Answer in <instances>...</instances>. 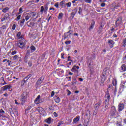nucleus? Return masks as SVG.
I'll use <instances>...</instances> for the list:
<instances>
[{"label": "nucleus", "mask_w": 126, "mask_h": 126, "mask_svg": "<svg viewBox=\"0 0 126 126\" xmlns=\"http://www.w3.org/2000/svg\"><path fill=\"white\" fill-rule=\"evenodd\" d=\"M28 96V93L24 92L21 95V97L20 98V101L21 104H24L25 101L27 100V97Z\"/></svg>", "instance_id": "obj_1"}, {"label": "nucleus", "mask_w": 126, "mask_h": 126, "mask_svg": "<svg viewBox=\"0 0 126 126\" xmlns=\"http://www.w3.org/2000/svg\"><path fill=\"white\" fill-rule=\"evenodd\" d=\"M110 116L112 118H118V113L117 112L115 107H112L110 111Z\"/></svg>", "instance_id": "obj_2"}, {"label": "nucleus", "mask_w": 126, "mask_h": 126, "mask_svg": "<svg viewBox=\"0 0 126 126\" xmlns=\"http://www.w3.org/2000/svg\"><path fill=\"white\" fill-rule=\"evenodd\" d=\"M34 104H35L36 105H38V104H40V103H42V102H43V100L41 98V95H38L36 99L34 100Z\"/></svg>", "instance_id": "obj_3"}, {"label": "nucleus", "mask_w": 126, "mask_h": 126, "mask_svg": "<svg viewBox=\"0 0 126 126\" xmlns=\"http://www.w3.org/2000/svg\"><path fill=\"white\" fill-rule=\"evenodd\" d=\"M79 69V66H76V65H74L72 69H71V71L72 72H74L76 74H78L79 71L78 69Z\"/></svg>", "instance_id": "obj_4"}, {"label": "nucleus", "mask_w": 126, "mask_h": 126, "mask_svg": "<svg viewBox=\"0 0 126 126\" xmlns=\"http://www.w3.org/2000/svg\"><path fill=\"white\" fill-rule=\"evenodd\" d=\"M30 77L29 76H27V77L24 78V79L23 81H22V82L21 83V86L22 87H23V86H24V85L25 84V83H26V82H27V80H28V79H29Z\"/></svg>", "instance_id": "obj_5"}, {"label": "nucleus", "mask_w": 126, "mask_h": 126, "mask_svg": "<svg viewBox=\"0 0 126 126\" xmlns=\"http://www.w3.org/2000/svg\"><path fill=\"white\" fill-rule=\"evenodd\" d=\"M31 50H28L27 51L26 55L25 56V63H27V59H28V56H31Z\"/></svg>", "instance_id": "obj_6"}, {"label": "nucleus", "mask_w": 126, "mask_h": 126, "mask_svg": "<svg viewBox=\"0 0 126 126\" xmlns=\"http://www.w3.org/2000/svg\"><path fill=\"white\" fill-rule=\"evenodd\" d=\"M7 89H10V86L8 85L4 86L0 88V92L2 93V91H5V90H7Z\"/></svg>", "instance_id": "obj_7"}, {"label": "nucleus", "mask_w": 126, "mask_h": 126, "mask_svg": "<svg viewBox=\"0 0 126 126\" xmlns=\"http://www.w3.org/2000/svg\"><path fill=\"white\" fill-rule=\"evenodd\" d=\"M36 110L41 115H43V114L45 113V110H44V108L42 107H38Z\"/></svg>", "instance_id": "obj_8"}, {"label": "nucleus", "mask_w": 126, "mask_h": 126, "mask_svg": "<svg viewBox=\"0 0 126 126\" xmlns=\"http://www.w3.org/2000/svg\"><path fill=\"white\" fill-rule=\"evenodd\" d=\"M124 109H125V104L120 102L118 105L119 112H122Z\"/></svg>", "instance_id": "obj_9"}, {"label": "nucleus", "mask_w": 126, "mask_h": 126, "mask_svg": "<svg viewBox=\"0 0 126 126\" xmlns=\"http://www.w3.org/2000/svg\"><path fill=\"white\" fill-rule=\"evenodd\" d=\"M17 46L19 47V48H20L21 49H23L24 47H25V43L22 41H19L17 43Z\"/></svg>", "instance_id": "obj_10"}, {"label": "nucleus", "mask_w": 126, "mask_h": 126, "mask_svg": "<svg viewBox=\"0 0 126 126\" xmlns=\"http://www.w3.org/2000/svg\"><path fill=\"white\" fill-rule=\"evenodd\" d=\"M102 102L101 100H99L98 103H96L94 105V110L96 111V112L98 111V110H99V107L101 106V103Z\"/></svg>", "instance_id": "obj_11"}, {"label": "nucleus", "mask_w": 126, "mask_h": 126, "mask_svg": "<svg viewBox=\"0 0 126 126\" xmlns=\"http://www.w3.org/2000/svg\"><path fill=\"white\" fill-rule=\"evenodd\" d=\"M122 20H123V18H122V17H120L118 18L117 20L116 21V26H119V25L122 23Z\"/></svg>", "instance_id": "obj_12"}, {"label": "nucleus", "mask_w": 126, "mask_h": 126, "mask_svg": "<svg viewBox=\"0 0 126 126\" xmlns=\"http://www.w3.org/2000/svg\"><path fill=\"white\" fill-rule=\"evenodd\" d=\"M71 32V30H69L68 32L64 33V39H66V38H69V37H70L71 34V33H70Z\"/></svg>", "instance_id": "obj_13"}, {"label": "nucleus", "mask_w": 126, "mask_h": 126, "mask_svg": "<svg viewBox=\"0 0 126 126\" xmlns=\"http://www.w3.org/2000/svg\"><path fill=\"white\" fill-rule=\"evenodd\" d=\"M43 80H44V77H41L40 79L38 80V81L36 82L37 85H40L42 84V82H43Z\"/></svg>", "instance_id": "obj_14"}, {"label": "nucleus", "mask_w": 126, "mask_h": 126, "mask_svg": "<svg viewBox=\"0 0 126 126\" xmlns=\"http://www.w3.org/2000/svg\"><path fill=\"white\" fill-rule=\"evenodd\" d=\"M76 12H77V9H74L73 12L71 13V17L72 18H74V16L76 14Z\"/></svg>", "instance_id": "obj_15"}, {"label": "nucleus", "mask_w": 126, "mask_h": 126, "mask_svg": "<svg viewBox=\"0 0 126 126\" xmlns=\"http://www.w3.org/2000/svg\"><path fill=\"white\" fill-rule=\"evenodd\" d=\"M94 26H95V21H92L91 26L89 28V30H92L93 28H94Z\"/></svg>", "instance_id": "obj_16"}, {"label": "nucleus", "mask_w": 126, "mask_h": 126, "mask_svg": "<svg viewBox=\"0 0 126 126\" xmlns=\"http://www.w3.org/2000/svg\"><path fill=\"white\" fill-rule=\"evenodd\" d=\"M108 41V44H110V45H111L110 46V47L113 48V47H114L113 45L115 44V42H114V41L112 40L111 39H109Z\"/></svg>", "instance_id": "obj_17"}, {"label": "nucleus", "mask_w": 126, "mask_h": 126, "mask_svg": "<svg viewBox=\"0 0 126 126\" xmlns=\"http://www.w3.org/2000/svg\"><path fill=\"white\" fill-rule=\"evenodd\" d=\"M54 100L56 103H60V102H61V99L57 96L54 97Z\"/></svg>", "instance_id": "obj_18"}, {"label": "nucleus", "mask_w": 126, "mask_h": 126, "mask_svg": "<svg viewBox=\"0 0 126 126\" xmlns=\"http://www.w3.org/2000/svg\"><path fill=\"white\" fill-rule=\"evenodd\" d=\"M31 18V15H30V14H28L25 17V20H26V21H28V20H29V19Z\"/></svg>", "instance_id": "obj_19"}, {"label": "nucleus", "mask_w": 126, "mask_h": 126, "mask_svg": "<svg viewBox=\"0 0 126 126\" xmlns=\"http://www.w3.org/2000/svg\"><path fill=\"white\" fill-rule=\"evenodd\" d=\"M8 10H9V8L6 7L5 8H3L2 11L4 13H6V12H7Z\"/></svg>", "instance_id": "obj_20"}, {"label": "nucleus", "mask_w": 126, "mask_h": 126, "mask_svg": "<svg viewBox=\"0 0 126 126\" xmlns=\"http://www.w3.org/2000/svg\"><path fill=\"white\" fill-rule=\"evenodd\" d=\"M17 37L18 39H22V40H23V38H22V36H21V32H20L17 33Z\"/></svg>", "instance_id": "obj_21"}, {"label": "nucleus", "mask_w": 126, "mask_h": 126, "mask_svg": "<svg viewBox=\"0 0 126 126\" xmlns=\"http://www.w3.org/2000/svg\"><path fill=\"white\" fill-rule=\"evenodd\" d=\"M18 59H19V57L17 55H15L13 57V61H15V62H17V61H18Z\"/></svg>", "instance_id": "obj_22"}, {"label": "nucleus", "mask_w": 126, "mask_h": 126, "mask_svg": "<svg viewBox=\"0 0 126 126\" xmlns=\"http://www.w3.org/2000/svg\"><path fill=\"white\" fill-rule=\"evenodd\" d=\"M22 12H23V8H22V7H20L19 9V12L16 14V16H17V15L19 14H21Z\"/></svg>", "instance_id": "obj_23"}, {"label": "nucleus", "mask_w": 126, "mask_h": 126, "mask_svg": "<svg viewBox=\"0 0 126 126\" xmlns=\"http://www.w3.org/2000/svg\"><path fill=\"white\" fill-rule=\"evenodd\" d=\"M1 80H2V82H4V83H1V85H5L6 84H7L6 82H5V81H4V78H3V77H1Z\"/></svg>", "instance_id": "obj_24"}, {"label": "nucleus", "mask_w": 126, "mask_h": 126, "mask_svg": "<svg viewBox=\"0 0 126 126\" xmlns=\"http://www.w3.org/2000/svg\"><path fill=\"white\" fill-rule=\"evenodd\" d=\"M31 53H33V52H35L36 51V48H35V46H34V45H32L31 47Z\"/></svg>", "instance_id": "obj_25"}, {"label": "nucleus", "mask_w": 126, "mask_h": 126, "mask_svg": "<svg viewBox=\"0 0 126 126\" xmlns=\"http://www.w3.org/2000/svg\"><path fill=\"white\" fill-rule=\"evenodd\" d=\"M51 120H52V118H51V117H49V118L45 120V122L47 124H51V123H52V121Z\"/></svg>", "instance_id": "obj_26"}, {"label": "nucleus", "mask_w": 126, "mask_h": 126, "mask_svg": "<svg viewBox=\"0 0 126 126\" xmlns=\"http://www.w3.org/2000/svg\"><path fill=\"white\" fill-rule=\"evenodd\" d=\"M121 68H122V70H123V71H126V64H123L121 66Z\"/></svg>", "instance_id": "obj_27"}, {"label": "nucleus", "mask_w": 126, "mask_h": 126, "mask_svg": "<svg viewBox=\"0 0 126 126\" xmlns=\"http://www.w3.org/2000/svg\"><path fill=\"white\" fill-rule=\"evenodd\" d=\"M63 13H60L58 16V19H63Z\"/></svg>", "instance_id": "obj_28"}, {"label": "nucleus", "mask_w": 126, "mask_h": 126, "mask_svg": "<svg viewBox=\"0 0 126 126\" xmlns=\"http://www.w3.org/2000/svg\"><path fill=\"white\" fill-rule=\"evenodd\" d=\"M112 84L114 86H117V80L116 79H113Z\"/></svg>", "instance_id": "obj_29"}, {"label": "nucleus", "mask_w": 126, "mask_h": 126, "mask_svg": "<svg viewBox=\"0 0 126 126\" xmlns=\"http://www.w3.org/2000/svg\"><path fill=\"white\" fill-rule=\"evenodd\" d=\"M79 121V117H76L73 119V123L74 124H76V123H77Z\"/></svg>", "instance_id": "obj_30"}, {"label": "nucleus", "mask_w": 126, "mask_h": 126, "mask_svg": "<svg viewBox=\"0 0 126 126\" xmlns=\"http://www.w3.org/2000/svg\"><path fill=\"white\" fill-rule=\"evenodd\" d=\"M106 71H107L106 68L104 69L102 72V76H103V77H106Z\"/></svg>", "instance_id": "obj_31"}, {"label": "nucleus", "mask_w": 126, "mask_h": 126, "mask_svg": "<svg viewBox=\"0 0 126 126\" xmlns=\"http://www.w3.org/2000/svg\"><path fill=\"white\" fill-rule=\"evenodd\" d=\"M13 112H14V113L12 114H13L14 115H16V116H18V112L17 111V110H16V109H13Z\"/></svg>", "instance_id": "obj_32"}, {"label": "nucleus", "mask_w": 126, "mask_h": 126, "mask_svg": "<svg viewBox=\"0 0 126 126\" xmlns=\"http://www.w3.org/2000/svg\"><path fill=\"white\" fill-rule=\"evenodd\" d=\"M21 18V15H18L16 19H15V20L16 21H18V20H20Z\"/></svg>", "instance_id": "obj_33"}, {"label": "nucleus", "mask_w": 126, "mask_h": 126, "mask_svg": "<svg viewBox=\"0 0 126 126\" xmlns=\"http://www.w3.org/2000/svg\"><path fill=\"white\" fill-rule=\"evenodd\" d=\"M105 80H106V77H101V82L102 83H104Z\"/></svg>", "instance_id": "obj_34"}, {"label": "nucleus", "mask_w": 126, "mask_h": 126, "mask_svg": "<svg viewBox=\"0 0 126 126\" xmlns=\"http://www.w3.org/2000/svg\"><path fill=\"white\" fill-rule=\"evenodd\" d=\"M8 112H10L11 115H12V114H14V112H13V110H12V108H9L8 109Z\"/></svg>", "instance_id": "obj_35"}, {"label": "nucleus", "mask_w": 126, "mask_h": 126, "mask_svg": "<svg viewBox=\"0 0 126 126\" xmlns=\"http://www.w3.org/2000/svg\"><path fill=\"white\" fill-rule=\"evenodd\" d=\"M44 6H42L41 7V9H40V12L41 13V14H43V12H44Z\"/></svg>", "instance_id": "obj_36"}, {"label": "nucleus", "mask_w": 126, "mask_h": 126, "mask_svg": "<svg viewBox=\"0 0 126 126\" xmlns=\"http://www.w3.org/2000/svg\"><path fill=\"white\" fill-rule=\"evenodd\" d=\"M62 125H63V121H61L58 123L57 126H61Z\"/></svg>", "instance_id": "obj_37"}, {"label": "nucleus", "mask_w": 126, "mask_h": 126, "mask_svg": "<svg viewBox=\"0 0 126 126\" xmlns=\"http://www.w3.org/2000/svg\"><path fill=\"white\" fill-rule=\"evenodd\" d=\"M65 5H67V7H70L71 6V2H69L66 3Z\"/></svg>", "instance_id": "obj_38"}, {"label": "nucleus", "mask_w": 126, "mask_h": 126, "mask_svg": "<svg viewBox=\"0 0 126 126\" xmlns=\"http://www.w3.org/2000/svg\"><path fill=\"white\" fill-rule=\"evenodd\" d=\"M0 29L2 31H5L6 27L5 26H3L0 28Z\"/></svg>", "instance_id": "obj_39"}, {"label": "nucleus", "mask_w": 126, "mask_h": 126, "mask_svg": "<svg viewBox=\"0 0 126 126\" xmlns=\"http://www.w3.org/2000/svg\"><path fill=\"white\" fill-rule=\"evenodd\" d=\"M4 17L6 19H7V18H8L9 17V14L8 13H6L4 16Z\"/></svg>", "instance_id": "obj_40"}, {"label": "nucleus", "mask_w": 126, "mask_h": 126, "mask_svg": "<svg viewBox=\"0 0 126 126\" xmlns=\"http://www.w3.org/2000/svg\"><path fill=\"white\" fill-rule=\"evenodd\" d=\"M81 12H82V8L79 7V11H78L79 14H81Z\"/></svg>", "instance_id": "obj_41"}, {"label": "nucleus", "mask_w": 126, "mask_h": 126, "mask_svg": "<svg viewBox=\"0 0 126 126\" xmlns=\"http://www.w3.org/2000/svg\"><path fill=\"white\" fill-rule=\"evenodd\" d=\"M24 22H25V19H23L22 20L20 21L21 24H22L23 25H24Z\"/></svg>", "instance_id": "obj_42"}, {"label": "nucleus", "mask_w": 126, "mask_h": 126, "mask_svg": "<svg viewBox=\"0 0 126 126\" xmlns=\"http://www.w3.org/2000/svg\"><path fill=\"white\" fill-rule=\"evenodd\" d=\"M17 53V51L16 50H14V51L12 52L11 55L12 56H13V55H15Z\"/></svg>", "instance_id": "obj_43"}, {"label": "nucleus", "mask_w": 126, "mask_h": 126, "mask_svg": "<svg viewBox=\"0 0 126 126\" xmlns=\"http://www.w3.org/2000/svg\"><path fill=\"white\" fill-rule=\"evenodd\" d=\"M28 65L29 66H30V67L32 66V61H30L28 62Z\"/></svg>", "instance_id": "obj_44"}, {"label": "nucleus", "mask_w": 126, "mask_h": 126, "mask_svg": "<svg viewBox=\"0 0 126 126\" xmlns=\"http://www.w3.org/2000/svg\"><path fill=\"white\" fill-rule=\"evenodd\" d=\"M85 1L87 3H91V2H92V0H85Z\"/></svg>", "instance_id": "obj_45"}, {"label": "nucleus", "mask_w": 126, "mask_h": 126, "mask_svg": "<svg viewBox=\"0 0 126 126\" xmlns=\"http://www.w3.org/2000/svg\"><path fill=\"white\" fill-rule=\"evenodd\" d=\"M47 11H48V6H46L44 9V13H47Z\"/></svg>", "instance_id": "obj_46"}, {"label": "nucleus", "mask_w": 126, "mask_h": 126, "mask_svg": "<svg viewBox=\"0 0 126 126\" xmlns=\"http://www.w3.org/2000/svg\"><path fill=\"white\" fill-rule=\"evenodd\" d=\"M100 6L101 7H105V6H106V3L104 2H102V3L100 4Z\"/></svg>", "instance_id": "obj_47"}, {"label": "nucleus", "mask_w": 126, "mask_h": 126, "mask_svg": "<svg viewBox=\"0 0 126 126\" xmlns=\"http://www.w3.org/2000/svg\"><path fill=\"white\" fill-rule=\"evenodd\" d=\"M15 28H16V25L13 24L12 27V30H15Z\"/></svg>", "instance_id": "obj_48"}, {"label": "nucleus", "mask_w": 126, "mask_h": 126, "mask_svg": "<svg viewBox=\"0 0 126 126\" xmlns=\"http://www.w3.org/2000/svg\"><path fill=\"white\" fill-rule=\"evenodd\" d=\"M70 43H71V41L70 40L65 42V44H66V45H69Z\"/></svg>", "instance_id": "obj_49"}, {"label": "nucleus", "mask_w": 126, "mask_h": 126, "mask_svg": "<svg viewBox=\"0 0 126 126\" xmlns=\"http://www.w3.org/2000/svg\"><path fill=\"white\" fill-rule=\"evenodd\" d=\"M63 4H64V1L63 0L60 2V5H61V6H63Z\"/></svg>", "instance_id": "obj_50"}, {"label": "nucleus", "mask_w": 126, "mask_h": 126, "mask_svg": "<svg viewBox=\"0 0 126 126\" xmlns=\"http://www.w3.org/2000/svg\"><path fill=\"white\" fill-rule=\"evenodd\" d=\"M6 18H5L4 17L2 18L1 19V22H3V21H4V20H6Z\"/></svg>", "instance_id": "obj_51"}, {"label": "nucleus", "mask_w": 126, "mask_h": 126, "mask_svg": "<svg viewBox=\"0 0 126 126\" xmlns=\"http://www.w3.org/2000/svg\"><path fill=\"white\" fill-rule=\"evenodd\" d=\"M54 5L56 7L59 8V3L58 2L56 3Z\"/></svg>", "instance_id": "obj_52"}, {"label": "nucleus", "mask_w": 126, "mask_h": 126, "mask_svg": "<svg viewBox=\"0 0 126 126\" xmlns=\"http://www.w3.org/2000/svg\"><path fill=\"white\" fill-rule=\"evenodd\" d=\"M67 61H68V62H72V60H71V59H70V56H68V57Z\"/></svg>", "instance_id": "obj_53"}, {"label": "nucleus", "mask_w": 126, "mask_h": 126, "mask_svg": "<svg viewBox=\"0 0 126 126\" xmlns=\"http://www.w3.org/2000/svg\"><path fill=\"white\" fill-rule=\"evenodd\" d=\"M55 95V91H53L51 93V97H54V95Z\"/></svg>", "instance_id": "obj_54"}, {"label": "nucleus", "mask_w": 126, "mask_h": 126, "mask_svg": "<svg viewBox=\"0 0 126 126\" xmlns=\"http://www.w3.org/2000/svg\"><path fill=\"white\" fill-rule=\"evenodd\" d=\"M126 85V81H123L122 82V85Z\"/></svg>", "instance_id": "obj_55"}, {"label": "nucleus", "mask_w": 126, "mask_h": 126, "mask_svg": "<svg viewBox=\"0 0 126 126\" xmlns=\"http://www.w3.org/2000/svg\"><path fill=\"white\" fill-rule=\"evenodd\" d=\"M7 63H8V65H10L11 63V61L8 60L7 61Z\"/></svg>", "instance_id": "obj_56"}, {"label": "nucleus", "mask_w": 126, "mask_h": 126, "mask_svg": "<svg viewBox=\"0 0 126 126\" xmlns=\"http://www.w3.org/2000/svg\"><path fill=\"white\" fill-rule=\"evenodd\" d=\"M100 2H106L107 0H99Z\"/></svg>", "instance_id": "obj_57"}, {"label": "nucleus", "mask_w": 126, "mask_h": 126, "mask_svg": "<svg viewBox=\"0 0 126 126\" xmlns=\"http://www.w3.org/2000/svg\"><path fill=\"white\" fill-rule=\"evenodd\" d=\"M126 85H121V88H122L125 89V88H126Z\"/></svg>", "instance_id": "obj_58"}, {"label": "nucleus", "mask_w": 126, "mask_h": 126, "mask_svg": "<svg viewBox=\"0 0 126 126\" xmlns=\"http://www.w3.org/2000/svg\"><path fill=\"white\" fill-rule=\"evenodd\" d=\"M94 116H95V115H97V111L94 110V112L93 113Z\"/></svg>", "instance_id": "obj_59"}, {"label": "nucleus", "mask_w": 126, "mask_h": 126, "mask_svg": "<svg viewBox=\"0 0 126 126\" xmlns=\"http://www.w3.org/2000/svg\"><path fill=\"white\" fill-rule=\"evenodd\" d=\"M15 103L16 105H19V104H20V103L17 102V100L16 99L15 100Z\"/></svg>", "instance_id": "obj_60"}, {"label": "nucleus", "mask_w": 126, "mask_h": 126, "mask_svg": "<svg viewBox=\"0 0 126 126\" xmlns=\"http://www.w3.org/2000/svg\"><path fill=\"white\" fill-rule=\"evenodd\" d=\"M49 10H53V11H54V10H55V8H54V7H50L49 8Z\"/></svg>", "instance_id": "obj_61"}, {"label": "nucleus", "mask_w": 126, "mask_h": 126, "mask_svg": "<svg viewBox=\"0 0 126 126\" xmlns=\"http://www.w3.org/2000/svg\"><path fill=\"white\" fill-rule=\"evenodd\" d=\"M53 115L54 117H58V115L57 114V113L54 112Z\"/></svg>", "instance_id": "obj_62"}, {"label": "nucleus", "mask_w": 126, "mask_h": 126, "mask_svg": "<svg viewBox=\"0 0 126 126\" xmlns=\"http://www.w3.org/2000/svg\"><path fill=\"white\" fill-rule=\"evenodd\" d=\"M123 43H124V45H126V38H125V39L124 40Z\"/></svg>", "instance_id": "obj_63"}, {"label": "nucleus", "mask_w": 126, "mask_h": 126, "mask_svg": "<svg viewBox=\"0 0 126 126\" xmlns=\"http://www.w3.org/2000/svg\"><path fill=\"white\" fill-rule=\"evenodd\" d=\"M0 113H3V114H4V111L2 110V109L0 110Z\"/></svg>", "instance_id": "obj_64"}]
</instances>
